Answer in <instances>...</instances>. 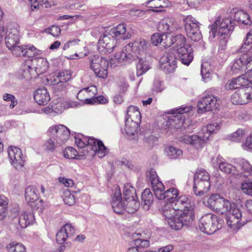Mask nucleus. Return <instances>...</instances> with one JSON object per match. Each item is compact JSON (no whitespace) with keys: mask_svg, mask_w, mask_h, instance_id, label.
<instances>
[{"mask_svg":"<svg viewBox=\"0 0 252 252\" xmlns=\"http://www.w3.org/2000/svg\"><path fill=\"white\" fill-rule=\"evenodd\" d=\"M149 44L144 39H139L133 43H129L125 46V50L130 52L135 56V60L144 55Z\"/></svg>","mask_w":252,"mask_h":252,"instance_id":"6e6552de","label":"nucleus"},{"mask_svg":"<svg viewBox=\"0 0 252 252\" xmlns=\"http://www.w3.org/2000/svg\"><path fill=\"white\" fill-rule=\"evenodd\" d=\"M63 199L64 202L69 206L73 205L75 203L74 195L68 190H66L64 191Z\"/></svg>","mask_w":252,"mask_h":252,"instance_id":"3c124183","label":"nucleus"},{"mask_svg":"<svg viewBox=\"0 0 252 252\" xmlns=\"http://www.w3.org/2000/svg\"><path fill=\"white\" fill-rule=\"evenodd\" d=\"M67 235L62 229L56 234L57 242L60 244H63L67 239Z\"/></svg>","mask_w":252,"mask_h":252,"instance_id":"69168bd1","label":"nucleus"},{"mask_svg":"<svg viewBox=\"0 0 252 252\" xmlns=\"http://www.w3.org/2000/svg\"><path fill=\"white\" fill-rule=\"evenodd\" d=\"M205 205L218 215H226L230 213L233 208H236V204L218 194H211Z\"/></svg>","mask_w":252,"mask_h":252,"instance_id":"20e7f679","label":"nucleus"},{"mask_svg":"<svg viewBox=\"0 0 252 252\" xmlns=\"http://www.w3.org/2000/svg\"><path fill=\"white\" fill-rule=\"evenodd\" d=\"M159 2V0H149L147 2V4L151 10L157 12H161L162 11L161 9H158L160 8Z\"/></svg>","mask_w":252,"mask_h":252,"instance_id":"13d9d810","label":"nucleus"},{"mask_svg":"<svg viewBox=\"0 0 252 252\" xmlns=\"http://www.w3.org/2000/svg\"><path fill=\"white\" fill-rule=\"evenodd\" d=\"M247 57V56H241L233 62L231 69L234 73H238L241 71H245L248 67H251L252 59H249Z\"/></svg>","mask_w":252,"mask_h":252,"instance_id":"a211bd4d","label":"nucleus"},{"mask_svg":"<svg viewBox=\"0 0 252 252\" xmlns=\"http://www.w3.org/2000/svg\"><path fill=\"white\" fill-rule=\"evenodd\" d=\"M234 26L231 19L224 18L221 22L220 19H217L214 23L209 27V38L213 39L217 33L219 35L220 44L222 47H224L227 42V35L233 31Z\"/></svg>","mask_w":252,"mask_h":252,"instance_id":"7ed1b4c3","label":"nucleus"},{"mask_svg":"<svg viewBox=\"0 0 252 252\" xmlns=\"http://www.w3.org/2000/svg\"><path fill=\"white\" fill-rule=\"evenodd\" d=\"M230 213L226 214L227 225L233 229H238L241 226L240 220L242 214L240 210L237 208H233Z\"/></svg>","mask_w":252,"mask_h":252,"instance_id":"dca6fc26","label":"nucleus"},{"mask_svg":"<svg viewBox=\"0 0 252 252\" xmlns=\"http://www.w3.org/2000/svg\"><path fill=\"white\" fill-rule=\"evenodd\" d=\"M6 250L7 252H27L25 245L15 241L8 244L6 246Z\"/></svg>","mask_w":252,"mask_h":252,"instance_id":"c9c22d12","label":"nucleus"},{"mask_svg":"<svg viewBox=\"0 0 252 252\" xmlns=\"http://www.w3.org/2000/svg\"><path fill=\"white\" fill-rule=\"evenodd\" d=\"M43 82L46 85H55V89L61 91V88H57V84L59 82L58 75L55 73L46 76L43 79Z\"/></svg>","mask_w":252,"mask_h":252,"instance_id":"37998d69","label":"nucleus"},{"mask_svg":"<svg viewBox=\"0 0 252 252\" xmlns=\"http://www.w3.org/2000/svg\"><path fill=\"white\" fill-rule=\"evenodd\" d=\"M63 154L66 158L73 159L78 156V152L74 148L68 147L63 150Z\"/></svg>","mask_w":252,"mask_h":252,"instance_id":"864d4df0","label":"nucleus"},{"mask_svg":"<svg viewBox=\"0 0 252 252\" xmlns=\"http://www.w3.org/2000/svg\"><path fill=\"white\" fill-rule=\"evenodd\" d=\"M192 110L190 107H180L178 108L172 109L168 112L170 114H184L188 113Z\"/></svg>","mask_w":252,"mask_h":252,"instance_id":"680f3d73","label":"nucleus"},{"mask_svg":"<svg viewBox=\"0 0 252 252\" xmlns=\"http://www.w3.org/2000/svg\"><path fill=\"white\" fill-rule=\"evenodd\" d=\"M164 40V46L165 47H169L173 44H175L176 48H177L179 46H183L187 44L186 38L182 34L166 36Z\"/></svg>","mask_w":252,"mask_h":252,"instance_id":"b1692460","label":"nucleus"},{"mask_svg":"<svg viewBox=\"0 0 252 252\" xmlns=\"http://www.w3.org/2000/svg\"><path fill=\"white\" fill-rule=\"evenodd\" d=\"M8 199L4 195H0V220L4 219L7 210Z\"/></svg>","mask_w":252,"mask_h":252,"instance_id":"a19ab883","label":"nucleus"},{"mask_svg":"<svg viewBox=\"0 0 252 252\" xmlns=\"http://www.w3.org/2000/svg\"><path fill=\"white\" fill-rule=\"evenodd\" d=\"M234 19L239 23L250 25L252 21L250 15L244 10H238L234 13Z\"/></svg>","mask_w":252,"mask_h":252,"instance_id":"a878e982","label":"nucleus"},{"mask_svg":"<svg viewBox=\"0 0 252 252\" xmlns=\"http://www.w3.org/2000/svg\"><path fill=\"white\" fill-rule=\"evenodd\" d=\"M127 119L136 122H140L141 113L139 109L134 106H129L127 110Z\"/></svg>","mask_w":252,"mask_h":252,"instance_id":"f704fd0d","label":"nucleus"},{"mask_svg":"<svg viewBox=\"0 0 252 252\" xmlns=\"http://www.w3.org/2000/svg\"><path fill=\"white\" fill-rule=\"evenodd\" d=\"M22 70L23 71V77L28 80L32 78V76L35 74V72L30 60L27 61L22 65Z\"/></svg>","mask_w":252,"mask_h":252,"instance_id":"2f4dec72","label":"nucleus"},{"mask_svg":"<svg viewBox=\"0 0 252 252\" xmlns=\"http://www.w3.org/2000/svg\"><path fill=\"white\" fill-rule=\"evenodd\" d=\"M59 82L57 84V88H61L63 90L66 87V82L71 78V74L69 71L66 70L60 72L58 74Z\"/></svg>","mask_w":252,"mask_h":252,"instance_id":"c756f323","label":"nucleus"},{"mask_svg":"<svg viewBox=\"0 0 252 252\" xmlns=\"http://www.w3.org/2000/svg\"><path fill=\"white\" fill-rule=\"evenodd\" d=\"M137 59L138 63L136 64V74L138 76H140L145 73L150 68V65L148 61L141 57Z\"/></svg>","mask_w":252,"mask_h":252,"instance_id":"c85d7f7f","label":"nucleus"},{"mask_svg":"<svg viewBox=\"0 0 252 252\" xmlns=\"http://www.w3.org/2000/svg\"><path fill=\"white\" fill-rule=\"evenodd\" d=\"M210 181V177L209 173L204 170H198L194 175V182Z\"/></svg>","mask_w":252,"mask_h":252,"instance_id":"de8ad7c7","label":"nucleus"},{"mask_svg":"<svg viewBox=\"0 0 252 252\" xmlns=\"http://www.w3.org/2000/svg\"><path fill=\"white\" fill-rule=\"evenodd\" d=\"M252 98L251 95H232L231 101L235 105H244L249 102Z\"/></svg>","mask_w":252,"mask_h":252,"instance_id":"58836bf2","label":"nucleus"},{"mask_svg":"<svg viewBox=\"0 0 252 252\" xmlns=\"http://www.w3.org/2000/svg\"><path fill=\"white\" fill-rule=\"evenodd\" d=\"M141 197L144 205H147L148 208H149V206L153 202V194L150 189H146L142 193Z\"/></svg>","mask_w":252,"mask_h":252,"instance_id":"49530a36","label":"nucleus"},{"mask_svg":"<svg viewBox=\"0 0 252 252\" xmlns=\"http://www.w3.org/2000/svg\"><path fill=\"white\" fill-rule=\"evenodd\" d=\"M30 218H32L31 214H28L25 212L22 213L18 219L19 224L21 228H26L30 224Z\"/></svg>","mask_w":252,"mask_h":252,"instance_id":"c03bdc74","label":"nucleus"},{"mask_svg":"<svg viewBox=\"0 0 252 252\" xmlns=\"http://www.w3.org/2000/svg\"><path fill=\"white\" fill-rule=\"evenodd\" d=\"M37 74L46 72L49 68V64L46 59L44 58H35L30 60Z\"/></svg>","mask_w":252,"mask_h":252,"instance_id":"6ab92c4d","label":"nucleus"},{"mask_svg":"<svg viewBox=\"0 0 252 252\" xmlns=\"http://www.w3.org/2000/svg\"><path fill=\"white\" fill-rule=\"evenodd\" d=\"M8 154L11 164L16 169H21L24 166L25 160L20 149L10 146L8 149Z\"/></svg>","mask_w":252,"mask_h":252,"instance_id":"1a4fd4ad","label":"nucleus"},{"mask_svg":"<svg viewBox=\"0 0 252 252\" xmlns=\"http://www.w3.org/2000/svg\"><path fill=\"white\" fill-rule=\"evenodd\" d=\"M179 195V190L172 188L165 191L163 199L167 204L162 207V214L171 228L175 230H179L184 224L192 221L194 218L193 209L188 205L187 196Z\"/></svg>","mask_w":252,"mask_h":252,"instance_id":"f257e3e1","label":"nucleus"},{"mask_svg":"<svg viewBox=\"0 0 252 252\" xmlns=\"http://www.w3.org/2000/svg\"><path fill=\"white\" fill-rule=\"evenodd\" d=\"M158 28L161 32L171 33L176 29V21L171 18H165L159 23Z\"/></svg>","mask_w":252,"mask_h":252,"instance_id":"5701e85b","label":"nucleus"},{"mask_svg":"<svg viewBox=\"0 0 252 252\" xmlns=\"http://www.w3.org/2000/svg\"><path fill=\"white\" fill-rule=\"evenodd\" d=\"M212 72V66L208 62H204L201 64V73L202 79L205 82L211 79V74Z\"/></svg>","mask_w":252,"mask_h":252,"instance_id":"473e14b6","label":"nucleus"},{"mask_svg":"<svg viewBox=\"0 0 252 252\" xmlns=\"http://www.w3.org/2000/svg\"><path fill=\"white\" fill-rule=\"evenodd\" d=\"M238 52L242 53V56H247V58L250 59L252 57V42L250 40L245 39L244 43L239 49Z\"/></svg>","mask_w":252,"mask_h":252,"instance_id":"72a5a7b5","label":"nucleus"},{"mask_svg":"<svg viewBox=\"0 0 252 252\" xmlns=\"http://www.w3.org/2000/svg\"><path fill=\"white\" fill-rule=\"evenodd\" d=\"M184 22L187 35L194 41L201 40L202 35L200 31L199 23L190 15L187 16L184 19Z\"/></svg>","mask_w":252,"mask_h":252,"instance_id":"423d86ee","label":"nucleus"},{"mask_svg":"<svg viewBox=\"0 0 252 252\" xmlns=\"http://www.w3.org/2000/svg\"><path fill=\"white\" fill-rule=\"evenodd\" d=\"M34 99L39 105H47L51 99L50 95H34Z\"/></svg>","mask_w":252,"mask_h":252,"instance_id":"4d7b16f0","label":"nucleus"},{"mask_svg":"<svg viewBox=\"0 0 252 252\" xmlns=\"http://www.w3.org/2000/svg\"><path fill=\"white\" fill-rule=\"evenodd\" d=\"M89 61L91 68L97 76L102 78L107 76L109 63L105 58L98 55H93L89 57Z\"/></svg>","mask_w":252,"mask_h":252,"instance_id":"39448f33","label":"nucleus"},{"mask_svg":"<svg viewBox=\"0 0 252 252\" xmlns=\"http://www.w3.org/2000/svg\"><path fill=\"white\" fill-rule=\"evenodd\" d=\"M245 130L242 129H238L233 132L229 137L230 140L234 142H240L245 135Z\"/></svg>","mask_w":252,"mask_h":252,"instance_id":"603ef678","label":"nucleus"},{"mask_svg":"<svg viewBox=\"0 0 252 252\" xmlns=\"http://www.w3.org/2000/svg\"><path fill=\"white\" fill-rule=\"evenodd\" d=\"M240 189L243 193L252 196V181L249 180L242 182Z\"/></svg>","mask_w":252,"mask_h":252,"instance_id":"8fccbe9b","label":"nucleus"},{"mask_svg":"<svg viewBox=\"0 0 252 252\" xmlns=\"http://www.w3.org/2000/svg\"><path fill=\"white\" fill-rule=\"evenodd\" d=\"M125 47L123 48L122 51L117 53L115 55V60H117L119 63H122L124 61L127 62H131L132 61L135 60V56L130 51L128 52L125 50Z\"/></svg>","mask_w":252,"mask_h":252,"instance_id":"bb28decb","label":"nucleus"},{"mask_svg":"<svg viewBox=\"0 0 252 252\" xmlns=\"http://www.w3.org/2000/svg\"><path fill=\"white\" fill-rule=\"evenodd\" d=\"M123 192L125 201L131 198H137L135 189L130 184L127 183L125 185Z\"/></svg>","mask_w":252,"mask_h":252,"instance_id":"4c0bfd02","label":"nucleus"},{"mask_svg":"<svg viewBox=\"0 0 252 252\" xmlns=\"http://www.w3.org/2000/svg\"><path fill=\"white\" fill-rule=\"evenodd\" d=\"M173 118L170 119L167 122V125L171 126V127L175 128H180L184 124V119H182L181 117L180 119L178 118V116H173Z\"/></svg>","mask_w":252,"mask_h":252,"instance_id":"a18cd8bd","label":"nucleus"},{"mask_svg":"<svg viewBox=\"0 0 252 252\" xmlns=\"http://www.w3.org/2000/svg\"><path fill=\"white\" fill-rule=\"evenodd\" d=\"M237 167L240 170L241 176L252 181V165L248 160L245 159L239 160Z\"/></svg>","mask_w":252,"mask_h":252,"instance_id":"412c9836","label":"nucleus"},{"mask_svg":"<svg viewBox=\"0 0 252 252\" xmlns=\"http://www.w3.org/2000/svg\"><path fill=\"white\" fill-rule=\"evenodd\" d=\"M199 227L203 232L211 234L219 229L217 217L212 214H207L199 220Z\"/></svg>","mask_w":252,"mask_h":252,"instance_id":"0eeeda50","label":"nucleus"},{"mask_svg":"<svg viewBox=\"0 0 252 252\" xmlns=\"http://www.w3.org/2000/svg\"><path fill=\"white\" fill-rule=\"evenodd\" d=\"M61 229L67 234L68 238L73 236L75 232L74 228L70 224H65Z\"/></svg>","mask_w":252,"mask_h":252,"instance_id":"338daca9","label":"nucleus"},{"mask_svg":"<svg viewBox=\"0 0 252 252\" xmlns=\"http://www.w3.org/2000/svg\"><path fill=\"white\" fill-rule=\"evenodd\" d=\"M122 197L121 189L119 187H114V193L112 195V206L114 211L117 214H122L126 210V202Z\"/></svg>","mask_w":252,"mask_h":252,"instance_id":"ddd939ff","label":"nucleus"},{"mask_svg":"<svg viewBox=\"0 0 252 252\" xmlns=\"http://www.w3.org/2000/svg\"><path fill=\"white\" fill-rule=\"evenodd\" d=\"M107 101V99L104 95H98L97 97L90 99H86L84 103L88 104H105Z\"/></svg>","mask_w":252,"mask_h":252,"instance_id":"09e8293b","label":"nucleus"},{"mask_svg":"<svg viewBox=\"0 0 252 252\" xmlns=\"http://www.w3.org/2000/svg\"><path fill=\"white\" fill-rule=\"evenodd\" d=\"M167 153L171 158L175 159L182 154V151L173 146H170L167 149Z\"/></svg>","mask_w":252,"mask_h":252,"instance_id":"6e6d98bb","label":"nucleus"},{"mask_svg":"<svg viewBox=\"0 0 252 252\" xmlns=\"http://www.w3.org/2000/svg\"><path fill=\"white\" fill-rule=\"evenodd\" d=\"M181 141L186 144H189L198 150L202 149L208 141V135L199 136L197 135H185L181 138Z\"/></svg>","mask_w":252,"mask_h":252,"instance_id":"4468645a","label":"nucleus"},{"mask_svg":"<svg viewBox=\"0 0 252 252\" xmlns=\"http://www.w3.org/2000/svg\"><path fill=\"white\" fill-rule=\"evenodd\" d=\"M137 198H132L125 201L126 202V210L130 214L135 213L138 209L139 203L136 200Z\"/></svg>","mask_w":252,"mask_h":252,"instance_id":"ea45409f","label":"nucleus"},{"mask_svg":"<svg viewBox=\"0 0 252 252\" xmlns=\"http://www.w3.org/2000/svg\"><path fill=\"white\" fill-rule=\"evenodd\" d=\"M252 84V76L246 73L241 76L228 81L225 86L227 90H235Z\"/></svg>","mask_w":252,"mask_h":252,"instance_id":"9d476101","label":"nucleus"},{"mask_svg":"<svg viewBox=\"0 0 252 252\" xmlns=\"http://www.w3.org/2000/svg\"><path fill=\"white\" fill-rule=\"evenodd\" d=\"M61 31L60 28L56 26H52L45 30L46 33H50L54 37L58 36L60 34Z\"/></svg>","mask_w":252,"mask_h":252,"instance_id":"774afa93","label":"nucleus"},{"mask_svg":"<svg viewBox=\"0 0 252 252\" xmlns=\"http://www.w3.org/2000/svg\"><path fill=\"white\" fill-rule=\"evenodd\" d=\"M129 38V35L126 34V26L123 24H119L100 35L97 50L101 54H109L116 47L118 41Z\"/></svg>","mask_w":252,"mask_h":252,"instance_id":"f03ea898","label":"nucleus"},{"mask_svg":"<svg viewBox=\"0 0 252 252\" xmlns=\"http://www.w3.org/2000/svg\"><path fill=\"white\" fill-rule=\"evenodd\" d=\"M93 138V137L88 138L85 137H83L82 138H77L75 139V144L79 148H83L87 146H90L89 140Z\"/></svg>","mask_w":252,"mask_h":252,"instance_id":"bf43d9fd","label":"nucleus"},{"mask_svg":"<svg viewBox=\"0 0 252 252\" xmlns=\"http://www.w3.org/2000/svg\"><path fill=\"white\" fill-rule=\"evenodd\" d=\"M139 122H136L131 120L127 119L125 124V131L127 135H134L137 131Z\"/></svg>","mask_w":252,"mask_h":252,"instance_id":"e433bc0d","label":"nucleus"},{"mask_svg":"<svg viewBox=\"0 0 252 252\" xmlns=\"http://www.w3.org/2000/svg\"><path fill=\"white\" fill-rule=\"evenodd\" d=\"M134 245L140 250L141 248L148 247L150 246V242L147 240L137 239L134 241Z\"/></svg>","mask_w":252,"mask_h":252,"instance_id":"0e129e2a","label":"nucleus"},{"mask_svg":"<svg viewBox=\"0 0 252 252\" xmlns=\"http://www.w3.org/2000/svg\"><path fill=\"white\" fill-rule=\"evenodd\" d=\"M152 188L158 199L162 200L165 198L164 186L161 182L156 180L152 185Z\"/></svg>","mask_w":252,"mask_h":252,"instance_id":"7c9ffc66","label":"nucleus"},{"mask_svg":"<svg viewBox=\"0 0 252 252\" xmlns=\"http://www.w3.org/2000/svg\"><path fill=\"white\" fill-rule=\"evenodd\" d=\"M89 144L91 146L92 150L97 154L99 158L104 157L108 152L106 147L99 140L94 138L91 139L89 140Z\"/></svg>","mask_w":252,"mask_h":252,"instance_id":"4be33fe9","label":"nucleus"},{"mask_svg":"<svg viewBox=\"0 0 252 252\" xmlns=\"http://www.w3.org/2000/svg\"><path fill=\"white\" fill-rule=\"evenodd\" d=\"M217 99L214 95H206L198 102L197 112L202 114L205 112L212 110L216 105Z\"/></svg>","mask_w":252,"mask_h":252,"instance_id":"f3484780","label":"nucleus"},{"mask_svg":"<svg viewBox=\"0 0 252 252\" xmlns=\"http://www.w3.org/2000/svg\"><path fill=\"white\" fill-rule=\"evenodd\" d=\"M47 132L49 135L56 137L62 142H65L70 135V130L63 125H57L51 126Z\"/></svg>","mask_w":252,"mask_h":252,"instance_id":"9b49d317","label":"nucleus"},{"mask_svg":"<svg viewBox=\"0 0 252 252\" xmlns=\"http://www.w3.org/2000/svg\"><path fill=\"white\" fill-rule=\"evenodd\" d=\"M39 198L37 188L33 186H29L25 191V199L28 202H34Z\"/></svg>","mask_w":252,"mask_h":252,"instance_id":"cd10ccee","label":"nucleus"},{"mask_svg":"<svg viewBox=\"0 0 252 252\" xmlns=\"http://www.w3.org/2000/svg\"><path fill=\"white\" fill-rule=\"evenodd\" d=\"M176 53L181 63L189 65L193 60L192 51L189 44L179 46L176 48Z\"/></svg>","mask_w":252,"mask_h":252,"instance_id":"2eb2a0df","label":"nucleus"},{"mask_svg":"<svg viewBox=\"0 0 252 252\" xmlns=\"http://www.w3.org/2000/svg\"><path fill=\"white\" fill-rule=\"evenodd\" d=\"M169 62L172 65L165 64L163 66V71L166 73H170L173 72L177 67V59L175 57V52L173 50H169L166 52L160 58L159 63Z\"/></svg>","mask_w":252,"mask_h":252,"instance_id":"f8f14e48","label":"nucleus"},{"mask_svg":"<svg viewBox=\"0 0 252 252\" xmlns=\"http://www.w3.org/2000/svg\"><path fill=\"white\" fill-rule=\"evenodd\" d=\"M25 50L24 57H33L35 56L40 55L42 51L37 49L33 45L25 46Z\"/></svg>","mask_w":252,"mask_h":252,"instance_id":"79ce46f5","label":"nucleus"},{"mask_svg":"<svg viewBox=\"0 0 252 252\" xmlns=\"http://www.w3.org/2000/svg\"><path fill=\"white\" fill-rule=\"evenodd\" d=\"M19 43V32L17 28H13L7 30L5 36V44L8 48Z\"/></svg>","mask_w":252,"mask_h":252,"instance_id":"aec40b11","label":"nucleus"},{"mask_svg":"<svg viewBox=\"0 0 252 252\" xmlns=\"http://www.w3.org/2000/svg\"><path fill=\"white\" fill-rule=\"evenodd\" d=\"M16 56H23L25 50V46H18L17 45L13 46L11 48H8Z\"/></svg>","mask_w":252,"mask_h":252,"instance_id":"052dcab7","label":"nucleus"},{"mask_svg":"<svg viewBox=\"0 0 252 252\" xmlns=\"http://www.w3.org/2000/svg\"><path fill=\"white\" fill-rule=\"evenodd\" d=\"M210 181L194 182L193 191L196 195L202 196L210 190Z\"/></svg>","mask_w":252,"mask_h":252,"instance_id":"393cba45","label":"nucleus"},{"mask_svg":"<svg viewBox=\"0 0 252 252\" xmlns=\"http://www.w3.org/2000/svg\"><path fill=\"white\" fill-rule=\"evenodd\" d=\"M219 129V126L215 124H210L204 127L202 130L203 133V135H208V137L210 135Z\"/></svg>","mask_w":252,"mask_h":252,"instance_id":"5fc2aeb1","label":"nucleus"},{"mask_svg":"<svg viewBox=\"0 0 252 252\" xmlns=\"http://www.w3.org/2000/svg\"><path fill=\"white\" fill-rule=\"evenodd\" d=\"M233 166L226 162H221L219 164V168L222 172L230 174L233 171Z\"/></svg>","mask_w":252,"mask_h":252,"instance_id":"e2e57ef3","label":"nucleus"}]
</instances>
